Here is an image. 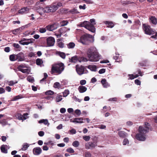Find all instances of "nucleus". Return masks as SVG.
<instances>
[{
    "mask_svg": "<svg viewBox=\"0 0 157 157\" xmlns=\"http://www.w3.org/2000/svg\"><path fill=\"white\" fill-rule=\"evenodd\" d=\"M86 81L85 80H81L80 82V84L82 85H83L86 84Z\"/></svg>",
    "mask_w": 157,
    "mask_h": 157,
    "instance_id": "nucleus-60",
    "label": "nucleus"
},
{
    "mask_svg": "<svg viewBox=\"0 0 157 157\" xmlns=\"http://www.w3.org/2000/svg\"><path fill=\"white\" fill-rule=\"evenodd\" d=\"M151 130L150 124L145 122L144 126H140L139 128V133L136 135V138L138 140L144 141L146 139V134Z\"/></svg>",
    "mask_w": 157,
    "mask_h": 157,
    "instance_id": "nucleus-1",
    "label": "nucleus"
},
{
    "mask_svg": "<svg viewBox=\"0 0 157 157\" xmlns=\"http://www.w3.org/2000/svg\"><path fill=\"white\" fill-rule=\"evenodd\" d=\"M135 83L137 85H140L141 84V82L139 80L136 79L135 80Z\"/></svg>",
    "mask_w": 157,
    "mask_h": 157,
    "instance_id": "nucleus-61",
    "label": "nucleus"
},
{
    "mask_svg": "<svg viewBox=\"0 0 157 157\" xmlns=\"http://www.w3.org/2000/svg\"><path fill=\"white\" fill-rule=\"evenodd\" d=\"M44 132L42 131H40L38 132V135L40 136H42L44 135Z\"/></svg>",
    "mask_w": 157,
    "mask_h": 157,
    "instance_id": "nucleus-63",
    "label": "nucleus"
},
{
    "mask_svg": "<svg viewBox=\"0 0 157 157\" xmlns=\"http://www.w3.org/2000/svg\"><path fill=\"white\" fill-rule=\"evenodd\" d=\"M8 146L7 145H3L1 147V151L4 153H7V150L6 149L8 148Z\"/></svg>",
    "mask_w": 157,
    "mask_h": 157,
    "instance_id": "nucleus-20",
    "label": "nucleus"
},
{
    "mask_svg": "<svg viewBox=\"0 0 157 157\" xmlns=\"http://www.w3.org/2000/svg\"><path fill=\"white\" fill-rule=\"evenodd\" d=\"M46 99L50 101H52L54 98L52 96H48L45 97Z\"/></svg>",
    "mask_w": 157,
    "mask_h": 157,
    "instance_id": "nucleus-53",
    "label": "nucleus"
},
{
    "mask_svg": "<svg viewBox=\"0 0 157 157\" xmlns=\"http://www.w3.org/2000/svg\"><path fill=\"white\" fill-rule=\"evenodd\" d=\"M46 29L45 28H40L39 29V32L41 33H44L46 32Z\"/></svg>",
    "mask_w": 157,
    "mask_h": 157,
    "instance_id": "nucleus-51",
    "label": "nucleus"
},
{
    "mask_svg": "<svg viewBox=\"0 0 157 157\" xmlns=\"http://www.w3.org/2000/svg\"><path fill=\"white\" fill-rule=\"evenodd\" d=\"M88 68L92 71H96L97 70V67L95 65H90L88 66Z\"/></svg>",
    "mask_w": 157,
    "mask_h": 157,
    "instance_id": "nucleus-24",
    "label": "nucleus"
},
{
    "mask_svg": "<svg viewBox=\"0 0 157 157\" xmlns=\"http://www.w3.org/2000/svg\"><path fill=\"white\" fill-rule=\"evenodd\" d=\"M43 63V61L41 59H38L36 60V64L38 65H40V67L44 66Z\"/></svg>",
    "mask_w": 157,
    "mask_h": 157,
    "instance_id": "nucleus-26",
    "label": "nucleus"
},
{
    "mask_svg": "<svg viewBox=\"0 0 157 157\" xmlns=\"http://www.w3.org/2000/svg\"><path fill=\"white\" fill-rule=\"evenodd\" d=\"M90 35H86L82 36L80 39L79 42L83 44L87 45L91 42V38L89 37Z\"/></svg>",
    "mask_w": 157,
    "mask_h": 157,
    "instance_id": "nucleus-6",
    "label": "nucleus"
},
{
    "mask_svg": "<svg viewBox=\"0 0 157 157\" xmlns=\"http://www.w3.org/2000/svg\"><path fill=\"white\" fill-rule=\"evenodd\" d=\"M90 24L94 26V25L96 24L95 22V20L94 19H91L90 20Z\"/></svg>",
    "mask_w": 157,
    "mask_h": 157,
    "instance_id": "nucleus-49",
    "label": "nucleus"
},
{
    "mask_svg": "<svg viewBox=\"0 0 157 157\" xmlns=\"http://www.w3.org/2000/svg\"><path fill=\"white\" fill-rule=\"evenodd\" d=\"M29 8L27 7H24L18 11V13L20 14H23L28 13L29 11Z\"/></svg>",
    "mask_w": 157,
    "mask_h": 157,
    "instance_id": "nucleus-18",
    "label": "nucleus"
},
{
    "mask_svg": "<svg viewBox=\"0 0 157 157\" xmlns=\"http://www.w3.org/2000/svg\"><path fill=\"white\" fill-rule=\"evenodd\" d=\"M86 5L84 4L83 6L80 5L79 6V8L80 9L85 10L86 9Z\"/></svg>",
    "mask_w": 157,
    "mask_h": 157,
    "instance_id": "nucleus-62",
    "label": "nucleus"
},
{
    "mask_svg": "<svg viewBox=\"0 0 157 157\" xmlns=\"http://www.w3.org/2000/svg\"><path fill=\"white\" fill-rule=\"evenodd\" d=\"M60 111L61 113H64L66 111V110L65 108H62L60 109Z\"/></svg>",
    "mask_w": 157,
    "mask_h": 157,
    "instance_id": "nucleus-64",
    "label": "nucleus"
},
{
    "mask_svg": "<svg viewBox=\"0 0 157 157\" xmlns=\"http://www.w3.org/2000/svg\"><path fill=\"white\" fill-rule=\"evenodd\" d=\"M27 27V25L22 26L21 27H20L18 29H17L13 30L12 31L13 34L16 35L21 33L22 30L24 29L25 28Z\"/></svg>",
    "mask_w": 157,
    "mask_h": 157,
    "instance_id": "nucleus-15",
    "label": "nucleus"
},
{
    "mask_svg": "<svg viewBox=\"0 0 157 157\" xmlns=\"http://www.w3.org/2000/svg\"><path fill=\"white\" fill-rule=\"evenodd\" d=\"M94 142H89L85 145L86 148L87 149H92L97 146V139L96 137L94 138Z\"/></svg>",
    "mask_w": 157,
    "mask_h": 157,
    "instance_id": "nucleus-9",
    "label": "nucleus"
},
{
    "mask_svg": "<svg viewBox=\"0 0 157 157\" xmlns=\"http://www.w3.org/2000/svg\"><path fill=\"white\" fill-rule=\"evenodd\" d=\"M70 12L72 14H77L79 13L77 9H74L71 10Z\"/></svg>",
    "mask_w": 157,
    "mask_h": 157,
    "instance_id": "nucleus-42",
    "label": "nucleus"
},
{
    "mask_svg": "<svg viewBox=\"0 0 157 157\" xmlns=\"http://www.w3.org/2000/svg\"><path fill=\"white\" fill-rule=\"evenodd\" d=\"M105 71V69L104 68H102L99 71V73L100 74H102L103 73H104Z\"/></svg>",
    "mask_w": 157,
    "mask_h": 157,
    "instance_id": "nucleus-58",
    "label": "nucleus"
},
{
    "mask_svg": "<svg viewBox=\"0 0 157 157\" xmlns=\"http://www.w3.org/2000/svg\"><path fill=\"white\" fill-rule=\"evenodd\" d=\"M69 132L72 134H75L76 133V131L74 128L72 129L71 130L69 131Z\"/></svg>",
    "mask_w": 157,
    "mask_h": 157,
    "instance_id": "nucleus-57",
    "label": "nucleus"
},
{
    "mask_svg": "<svg viewBox=\"0 0 157 157\" xmlns=\"http://www.w3.org/2000/svg\"><path fill=\"white\" fill-rule=\"evenodd\" d=\"M101 82L104 88H107L110 86L109 84L107 82L106 79L105 78L102 79Z\"/></svg>",
    "mask_w": 157,
    "mask_h": 157,
    "instance_id": "nucleus-17",
    "label": "nucleus"
},
{
    "mask_svg": "<svg viewBox=\"0 0 157 157\" xmlns=\"http://www.w3.org/2000/svg\"><path fill=\"white\" fill-rule=\"evenodd\" d=\"M86 54L89 58V60L91 62H97L101 59L96 48L94 47H91L88 48Z\"/></svg>",
    "mask_w": 157,
    "mask_h": 157,
    "instance_id": "nucleus-2",
    "label": "nucleus"
},
{
    "mask_svg": "<svg viewBox=\"0 0 157 157\" xmlns=\"http://www.w3.org/2000/svg\"><path fill=\"white\" fill-rule=\"evenodd\" d=\"M63 99L62 95L59 94H58L56 95L55 99V101L56 102L60 101Z\"/></svg>",
    "mask_w": 157,
    "mask_h": 157,
    "instance_id": "nucleus-23",
    "label": "nucleus"
},
{
    "mask_svg": "<svg viewBox=\"0 0 157 157\" xmlns=\"http://www.w3.org/2000/svg\"><path fill=\"white\" fill-rule=\"evenodd\" d=\"M68 23V22L67 20H63L60 23L61 26H64L67 25Z\"/></svg>",
    "mask_w": 157,
    "mask_h": 157,
    "instance_id": "nucleus-37",
    "label": "nucleus"
},
{
    "mask_svg": "<svg viewBox=\"0 0 157 157\" xmlns=\"http://www.w3.org/2000/svg\"><path fill=\"white\" fill-rule=\"evenodd\" d=\"M87 90L86 87L82 86H79L78 88V90L80 93H83L86 92Z\"/></svg>",
    "mask_w": 157,
    "mask_h": 157,
    "instance_id": "nucleus-19",
    "label": "nucleus"
},
{
    "mask_svg": "<svg viewBox=\"0 0 157 157\" xmlns=\"http://www.w3.org/2000/svg\"><path fill=\"white\" fill-rule=\"evenodd\" d=\"M76 70L77 73L79 75H81L87 72V71L84 67L82 65H76Z\"/></svg>",
    "mask_w": 157,
    "mask_h": 157,
    "instance_id": "nucleus-8",
    "label": "nucleus"
},
{
    "mask_svg": "<svg viewBox=\"0 0 157 157\" xmlns=\"http://www.w3.org/2000/svg\"><path fill=\"white\" fill-rule=\"evenodd\" d=\"M58 55L59 56L62 58L63 59H65L66 57L65 54L63 52H59L58 53Z\"/></svg>",
    "mask_w": 157,
    "mask_h": 157,
    "instance_id": "nucleus-43",
    "label": "nucleus"
},
{
    "mask_svg": "<svg viewBox=\"0 0 157 157\" xmlns=\"http://www.w3.org/2000/svg\"><path fill=\"white\" fill-rule=\"evenodd\" d=\"M83 118L82 117L75 118L71 119L70 120V121L71 122H73L75 123H82L83 122Z\"/></svg>",
    "mask_w": 157,
    "mask_h": 157,
    "instance_id": "nucleus-14",
    "label": "nucleus"
},
{
    "mask_svg": "<svg viewBox=\"0 0 157 157\" xmlns=\"http://www.w3.org/2000/svg\"><path fill=\"white\" fill-rule=\"evenodd\" d=\"M64 69V64L60 63L52 65L51 72L52 73H56L58 74H60Z\"/></svg>",
    "mask_w": 157,
    "mask_h": 157,
    "instance_id": "nucleus-4",
    "label": "nucleus"
},
{
    "mask_svg": "<svg viewBox=\"0 0 157 157\" xmlns=\"http://www.w3.org/2000/svg\"><path fill=\"white\" fill-rule=\"evenodd\" d=\"M58 25L57 23H54L47 26L46 28L49 31H53L56 29L58 28Z\"/></svg>",
    "mask_w": 157,
    "mask_h": 157,
    "instance_id": "nucleus-13",
    "label": "nucleus"
},
{
    "mask_svg": "<svg viewBox=\"0 0 157 157\" xmlns=\"http://www.w3.org/2000/svg\"><path fill=\"white\" fill-rule=\"evenodd\" d=\"M75 46V44L72 42H70L67 45V46L69 48H74Z\"/></svg>",
    "mask_w": 157,
    "mask_h": 157,
    "instance_id": "nucleus-31",
    "label": "nucleus"
},
{
    "mask_svg": "<svg viewBox=\"0 0 157 157\" xmlns=\"http://www.w3.org/2000/svg\"><path fill=\"white\" fill-rule=\"evenodd\" d=\"M42 149L39 147H36L33 150V152L34 155H38L40 154L42 152Z\"/></svg>",
    "mask_w": 157,
    "mask_h": 157,
    "instance_id": "nucleus-16",
    "label": "nucleus"
},
{
    "mask_svg": "<svg viewBox=\"0 0 157 157\" xmlns=\"http://www.w3.org/2000/svg\"><path fill=\"white\" fill-rule=\"evenodd\" d=\"M129 141L127 139H125L124 140L123 144L124 145H125L127 144H128Z\"/></svg>",
    "mask_w": 157,
    "mask_h": 157,
    "instance_id": "nucleus-59",
    "label": "nucleus"
},
{
    "mask_svg": "<svg viewBox=\"0 0 157 157\" xmlns=\"http://www.w3.org/2000/svg\"><path fill=\"white\" fill-rule=\"evenodd\" d=\"M151 38L155 39H157V32L154 31V35H152Z\"/></svg>",
    "mask_w": 157,
    "mask_h": 157,
    "instance_id": "nucleus-54",
    "label": "nucleus"
},
{
    "mask_svg": "<svg viewBox=\"0 0 157 157\" xmlns=\"http://www.w3.org/2000/svg\"><path fill=\"white\" fill-rule=\"evenodd\" d=\"M75 113L78 116H79L81 114V112L80 110L78 109L75 110Z\"/></svg>",
    "mask_w": 157,
    "mask_h": 157,
    "instance_id": "nucleus-45",
    "label": "nucleus"
},
{
    "mask_svg": "<svg viewBox=\"0 0 157 157\" xmlns=\"http://www.w3.org/2000/svg\"><path fill=\"white\" fill-rule=\"evenodd\" d=\"M57 10V7L55 6L54 4L46 6L44 8H41L38 9L37 11L40 14L42 15L44 13L53 12Z\"/></svg>",
    "mask_w": 157,
    "mask_h": 157,
    "instance_id": "nucleus-3",
    "label": "nucleus"
},
{
    "mask_svg": "<svg viewBox=\"0 0 157 157\" xmlns=\"http://www.w3.org/2000/svg\"><path fill=\"white\" fill-rule=\"evenodd\" d=\"M79 145V142L78 141H75L72 143V145L75 147H78Z\"/></svg>",
    "mask_w": 157,
    "mask_h": 157,
    "instance_id": "nucleus-40",
    "label": "nucleus"
},
{
    "mask_svg": "<svg viewBox=\"0 0 157 157\" xmlns=\"http://www.w3.org/2000/svg\"><path fill=\"white\" fill-rule=\"evenodd\" d=\"M118 135L120 137H124L125 136V132L122 131H120L118 132Z\"/></svg>",
    "mask_w": 157,
    "mask_h": 157,
    "instance_id": "nucleus-39",
    "label": "nucleus"
},
{
    "mask_svg": "<svg viewBox=\"0 0 157 157\" xmlns=\"http://www.w3.org/2000/svg\"><path fill=\"white\" fill-rule=\"evenodd\" d=\"M104 23L108 25V27L110 28H112L114 26V24L112 22L105 21L104 22Z\"/></svg>",
    "mask_w": 157,
    "mask_h": 157,
    "instance_id": "nucleus-25",
    "label": "nucleus"
},
{
    "mask_svg": "<svg viewBox=\"0 0 157 157\" xmlns=\"http://www.w3.org/2000/svg\"><path fill=\"white\" fill-rule=\"evenodd\" d=\"M54 5H55V6H56V7H57V10L59 7H60L62 6V3L60 2H59L57 3V4H54Z\"/></svg>",
    "mask_w": 157,
    "mask_h": 157,
    "instance_id": "nucleus-52",
    "label": "nucleus"
},
{
    "mask_svg": "<svg viewBox=\"0 0 157 157\" xmlns=\"http://www.w3.org/2000/svg\"><path fill=\"white\" fill-rule=\"evenodd\" d=\"M46 0H40V1L36 2V4L40 6V4H43L44 2L46 1Z\"/></svg>",
    "mask_w": 157,
    "mask_h": 157,
    "instance_id": "nucleus-50",
    "label": "nucleus"
},
{
    "mask_svg": "<svg viewBox=\"0 0 157 157\" xmlns=\"http://www.w3.org/2000/svg\"><path fill=\"white\" fill-rule=\"evenodd\" d=\"M10 59L11 61L17 60L16 55H12L10 56Z\"/></svg>",
    "mask_w": 157,
    "mask_h": 157,
    "instance_id": "nucleus-27",
    "label": "nucleus"
},
{
    "mask_svg": "<svg viewBox=\"0 0 157 157\" xmlns=\"http://www.w3.org/2000/svg\"><path fill=\"white\" fill-rule=\"evenodd\" d=\"M46 40L47 44V46H52L54 45L55 40L53 37L52 36L49 37Z\"/></svg>",
    "mask_w": 157,
    "mask_h": 157,
    "instance_id": "nucleus-11",
    "label": "nucleus"
},
{
    "mask_svg": "<svg viewBox=\"0 0 157 157\" xmlns=\"http://www.w3.org/2000/svg\"><path fill=\"white\" fill-rule=\"evenodd\" d=\"M17 81L14 82L13 81H10L8 82V85H9V86H12L13 85L15 84L16 83H17Z\"/></svg>",
    "mask_w": 157,
    "mask_h": 157,
    "instance_id": "nucleus-46",
    "label": "nucleus"
},
{
    "mask_svg": "<svg viewBox=\"0 0 157 157\" xmlns=\"http://www.w3.org/2000/svg\"><path fill=\"white\" fill-rule=\"evenodd\" d=\"M67 151L71 153H74L75 152L74 150L71 147L68 148L66 150Z\"/></svg>",
    "mask_w": 157,
    "mask_h": 157,
    "instance_id": "nucleus-44",
    "label": "nucleus"
},
{
    "mask_svg": "<svg viewBox=\"0 0 157 157\" xmlns=\"http://www.w3.org/2000/svg\"><path fill=\"white\" fill-rule=\"evenodd\" d=\"M143 29L145 33L148 35H153L154 31L151 28V27L147 24H143Z\"/></svg>",
    "mask_w": 157,
    "mask_h": 157,
    "instance_id": "nucleus-7",
    "label": "nucleus"
},
{
    "mask_svg": "<svg viewBox=\"0 0 157 157\" xmlns=\"http://www.w3.org/2000/svg\"><path fill=\"white\" fill-rule=\"evenodd\" d=\"M63 96L64 97H67L69 94V91L68 90H65L63 92Z\"/></svg>",
    "mask_w": 157,
    "mask_h": 157,
    "instance_id": "nucleus-36",
    "label": "nucleus"
},
{
    "mask_svg": "<svg viewBox=\"0 0 157 157\" xmlns=\"http://www.w3.org/2000/svg\"><path fill=\"white\" fill-rule=\"evenodd\" d=\"M23 97L22 95H18L17 96H16L13 98L11 100L12 101H16L19 99H21V98H23Z\"/></svg>",
    "mask_w": 157,
    "mask_h": 157,
    "instance_id": "nucleus-29",
    "label": "nucleus"
},
{
    "mask_svg": "<svg viewBox=\"0 0 157 157\" xmlns=\"http://www.w3.org/2000/svg\"><path fill=\"white\" fill-rule=\"evenodd\" d=\"M44 77L40 80V82L41 83H42L48 77L47 74V73H44Z\"/></svg>",
    "mask_w": 157,
    "mask_h": 157,
    "instance_id": "nucleus-48",
    "label": "nucleus"
},
{
    "mask_svg": "<svg viewBox=\"0 0 157 157\" xmlns=\"http://www.w3.org/2000/svg\"><path fill=\"white\" fill-rule=\"evenodd\" d=\"M57 42V45L59 48H63V47L64 45V44L59 39L58 40Z\"/></svg>",
    "mask_w": 157,
    "mask_h": 157,
    "instance_id": "nucleus-34",
    "label": "nucleus"
},
{
    "mask_svg": "<svg viewBox=\"0 0 157 157\" xmlns=\"http://www.w3.org/2000/svg\"><path fill=\"white\" fill-rule=\"evenodd\" d=\"M17 69L19 70L24 73L29 74V70L25 64H21L18 67Z\"/></svg>",
    "mask_w": 157,
    "mask_h": 157,
    "instance_id": "nucleus-10",
    "label": "nucleus"
},
{
    "mask_svg": "<svg viewBox=\"0 0 157 157\" xmlns=\"http://www.w3.org/2000/svg\"><path fill=\"white\" fill-rule=\"evenodd\" d=\"M53 87L59 89L61 88V85L60 83L58 82H56L53 85Z\"/></svg>",
    "mask_w": 157,
    "mask_h": 157,
    "instance_id": "nucleus-28",
    "label": "nucleus"
},
{
    "mask_svg": "<svg viewBox=\"0 0 157 157\" xmlns=\"http://www.w3.org/2000/svg\"><path fill=\"white\" fill-rule=\"evenodd\" d=\"M149 20L150 23L154 25L156 24L157 23V19L155 17L151 16L149 18Z\"/></svg>",
    "mask_w": 157,
    "mask_h": 157,
    "instance_id": "nucleus-21",
    "label": "nucleus"
},
{
    "mask_svg": "<svg viewBox=\"0 0 157 157\" xmlns=\"http://www.w3.org/2000/svg\"><path fill=\"white\" fill-rule=\"evenodd\" d=\"M45 94L46 95H51L54 94V92L51 90H49L46 91L45 93Z\"/></svg>",
    "mask_w": 157,
    "mask_h": 157,
    "instance_id": "nucleus-38",
    "label": "nucleus"
},
{
    "mask_svg": "<svg viewBox=\"0 0 157 157\" xmlns=\"http://www.w3.org/2000/svg\"><path fill=\"white\" fill-rule=\"evenodd\" d=\"M29 147V144L27 143H25L23 144L22 145V147L21 148V150L23 151H25Z\"/></svg>",
    "mask_w": 157,
    "mask_h": 157,
    "instance_id": "nucleus-32",
    "label": "nucleus"
},
{
    "mask_svg": "<svg viewBox=\"0 0 157 157\" xmlns=\"http://www.w3.org/2000/svg\"><path fill=\"white\" fill-rule=\"evenodd\" d=\"M83 139L86 141H88L90 139V137L88 136H83Z\"/></svg>",
    "mask_w": 157,
    "mask_h": 157,
    "instance_id": "nucleus-47",
    "label": "nucleus"
},
{
    "mask_svg": "<svg viewBox=\"0 0 157 157\" xmlns=\"http://www.w3.org/2000/svg\"><path fill=\"white\" fill-rule=\"evenodd\" d=\"M80 27H84L92 33H94L95 32V29L94 26L92 25L90 22L84 21L79 24Z\"/></svg>",
    "mask_w": 157,
    "mask_h": 157,
    "instance_id": "nucleus-5",
    "label": "nucleus"
},
{
    "mask_svg": "<svg viewBox=\"0 0 157 157\" xmlns=\"http://www.w3.org/2000/svg\"><path fill=\"white\" fill-rule=\"evenodd\" d=\"M17 60L18 61H22L24 60L23 54L22 53H19L16 55Z\"/></svg>",
    "mask_w": 157,
    "mask_h": 157,
    "instance_id": "nucleus-22",
    "label": "nucleus"
},
{
    "mask_svg": "<svg viewBox=\"0 0 157 157\" xmlns=\"http://www.w3.org/2000/svg\"><path fill=\"white\" fill-rule=\"evenodd\" d=\"M98 127L100 129H105L106 128V126L104 124H101L98 125Z\"/></svg>",
    "mask_w": 157,
    "mask_h": 157,
    "instance_id": "nucleus-55",
    "label": "nucleus"
},
{
    "mask_svg": "<svg viewBox=\"0 0 157 157\" xmlns=\"http://www.w3.org/2000/svg\"><path fill=\"white\" fill-rule=\"evenodd\" d=\"M24 39H24L23 40L19 41V43L23 45H28L29 43V42L24 41Z\"/></svg>",
    "mask_w": 157,
    "mask_h": 157,
    "instance_id": "nucleus-41",
    "label": "nucleus"
},
{
    "mask_svg": "<svg viewBox=\"0 0 157 157\" xmlns=\"http://www.w3.org/2000/svg\"><path fill=\"white\" fill-rule=\"evenodd\" d=\"M85 157H91V154L89 152H86L85 153Z\"/></svg>",
    "mask_w": 157,
    "mask_h": 157,
    "instance_id": "nucleus-56",
    "label": "nucleus"
},
{
    "mask_svg": "<svg viewBox=\"0 0 157 157\" xmlns=\"http://www.w3.org/2000/svg\"><path fill=\"white\" fill-rule=\"evenodd\" d=\"M39 123H43L44 124L47 125L48 124H49L48 122V120L47 119H42L38 121Z\"/></svg>",
    "mask_w": 157,
    "mask_h": 157,
    "instance_id": "nucleus-30",
    "label": "nucleus"
},
{
    "mask_svg": "<svg viewBox=\"0 0 157 157\" xmlns=\"http://www.w3.org/2000/svg\"><path fill=\"white\" fill-rule=\"evenodd\" d=\"M78 60V58L76 56H75L72 57L71 60V62L74 63H76Z\"/></svg>",
    "mask_w": 157,
    "mask_h": 157,
    "instance_id": "nucleus-35",
    "label": "nucleus"
},
{
    "mask_svg": "<svg viewBox=\"0 0 157 157\" xmlns=\"http://www.w3.org/2000/svg\"><path fill=\"white\" fill-rule=\"evenodd\" d=\"M29 115L28 113H24L23 115H22L20 113H17L15 115L16 118L19 120H22L23 121L27 119Z\"/></svg>",
    "mask_w": 157,
    "mask_h": 157,
    "instance_id": "nucleus-12",
    "label": "nucleus"
},
{
    "mask_svg": "<svg viewBox=\"0 0 157 157\" xmlns=\"http://www.w3.org/2000/svg\"><path fill=\"white\" fill-rule=\"evenodd\" d=\"M139 75H133L132 74H129L128 75V76L129 77V79H130L131 80H132L134 79V78H136L139 76Z\"/></svg>",
    "mask_w": 157,
    "mask_h": 157,
    "instance_id": "nucleus-33",
    "label": "nucleus"
}]
</instances>
